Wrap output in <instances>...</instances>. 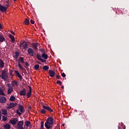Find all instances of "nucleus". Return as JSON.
<instances>
[{"label":"nucleus","mask_w":129,"mask_h":129,"mask_svg":"<svg viewBox=\"0 0 129 129\" xmlns=\"http://www.w3.org/2000/svg\"><path fill=\"white\" fill-rule=\"evenodd\" d=\"M15 57L16 58V59H18V57H19V56H20V53H19V51H16L15 52Z\"/></svg>","instance_id":"obj_31"},{"label":"nucleus","mask_w":129,"mask_h":129,"mask_svg":"<svg viewBox=\"0 0 129 129\" xmlns=\"http://www.w3.org/2000/svg\"><path fill=\"white\" fill-rule=\"evenodd\" d=\"M61 88H62V89H64V86H61Z\"/></svg>","instance_id":"obj_53"},{"label":"nucleus","mask_w":129,"mask_h":129,"mask_svg":"<svg viewBox=\"0 0 129 129\" xmlns=\"http://www.w3.org/2000/svg\"><path fill=\"white\" fill-rule=\"evenodd\" d=\"M18 67L19 68H20L21 70H22L23 71H26V69L23 68V66H22V64H21V63H18Z\"/></svg>","instance_id":"obj_23"},{"label":"nucleus","mask_w":129,"mask_h":129,"mask_svg":"<svg viewBox=\"0 0 129 129\" xmlns=\"http://www.w3.org/2000/svg\"><path fill=\"white\" fill-rule=\"evenodd\" d=\"M65 125V124H62V126H64Z\"/></svg>","instance_id":"obj_55"},{"label":"nucleus","mask_w":129,"mask_h":129,"mask_svg":"<svg viewBox=\"0 0 129 129\" xmlns=\"http://www.w3.org/2000/svg\"><path fill=\"white\" fill-rule=\"evenodd\" d=\"M15 73L17 77L19 78L20 80H22L23 79V77H22V75L20 74V73L18 71H15Z\"/></svg>","instance_id":"obj_13"},{"label":"nucleus","mask_w":129,"mask_h":129,"mask_svg":"<svg viewBox=\"0 0 129 129\" xmlns=\"http://www.w3.org/2000/svg\"><path fill=\"white\" fill-rule=\"evenodd\" d=\"M5 67V62L3 60V59H0V68H4Z\"/></svg>","instance_id":"obj_17"},{"label":"nucleus","mask_w":129,"mask_h":129,"mask_svg":"<svg viewBox=\"0 0 129 129\" xmlns=\"http://www.w3.org/2000/svg\"><path fill=\"white\" fill-rule=\"evenodd\" d=\"M6 40V38H5V37H4V35L0 34V42L2 43L4 42Z\"/></svg>","instance_id":"obj_18"},{"label":"nucleus","mask_w":129,"mask_h":129,"mask_svg":"<svg viewBox=\"0 0 129 129\" xmlns=\"http://www.w3.org/2000/svg\"><path fill=\"white\" fill-rule=\"evenodd\" d=\"M10 101H15L16 100V97L14 96H11L10 98Z\"/></svg>","instance_id":"obj_28"},{"label":"nucleus","mask_w":129,"mask_h":129,"mask_svg":"<svg viewBox=\"0 0 129 129\" xmlns=\"http://www.w3.org/2000/svg\"><path fill=\"white\" fill-rule=\"evenodd\" d=\"M61 76H62V77H63V78H65L66 77V75H65V73H62L61 74Z\"/></svg>","instance_id":"obj_39"},{"label":"nucleus","mask_w":129,"mask_h":129,"mask_svg":"<svg viewBox=\"0 0 129 129\" xmlns=\"http://www.w3.org/2000/svg\"><path fill=\"white\" fill-rule=\"evenodd\" d=\"M7 102V98L5 96H0V103H6Z\"/></svg>","instance_id":"obj_9"},{"label":"nucleus","mask_w":129,"mask_h":129,"mask_svg":"<svg viewBox=\"0 0 129 129\" xmlns=\"http://www.w3.org/2000/svg\"><path fill=\"white\" fill-rule=\"evenodd\" d=\"M32 46L34 48L35 50H38V46H40V43H32L31 44Z\"/></svg>","instance_id":"obj_15"},{"label":"nucleus","mask_w":129,"mask_h":129,"mask_svg":"<svg viewBox=\"0 0 129 129\" xmlns=\"http://www.w3.org/2000/svg\"><path fill=\"white\" fill-rule=\"evenodd\" d=\"M41 56L42 58H43V59H45V60H47V59H48V54H46L45 52L44 53H43L41 55Z\"/></svg>","instance_id":"obj_19"},{"label":"nucleus","mask_w":129,"mask_h":129,"mask_svg":"<svg viewBox=\"0 0 129 129\" xmlns=\"http://www.w3.org/2000/svg\"><path fill=\"white\" fill-rule=\"evenodd\" d=\"M0 95H4V96H6L5 92H4V91H3L2 90H0Z\"/></svg>","instance_id":"obj_34"},{"label":"nucleus","mask_w":129,"mask_h":129,"mask_svg":"<svg viewBox=\"0 0 129 129\" xmlns=\"http://www.w3.org/2000/svg\"><path fill=\"white\" fill-rule=\"evenodd\" d=\"M37 58L38 60H39V61H40L42 58V56H41V55L40 54H37Z\"/></svg>","instance_id":"obj_35"},{"label":"nucleus","mask_w":129,"mask_h":129,"mask_svg":"<svg viewBox=\"0 0 129 129\" xmlns=\"http://www.w3.org/2000/svg\"><path fill=\"white\" fill-rule=\"evenodd\" d=\"M7 9L5 6H3V5L0 4V11L2 13H5V12H7Z\"/></svg>","instance_id":"obj_12"},{"label":"nucleus","mask_w":129,"mask_h":129,"mask_svg":"<svg viewBox=\"0 0 129 129\" xmlns=\"http://www.w3.org/2000/svg\"><path fill=\"white\" fill-rule=\"evenodd\" d=\"M40 52H41L43 54L45 53V51L44 49H40Z\"/></svg>","instance_id":"obj_38"},{"label":"nucleus","mask_w":129,"mask_h":129,"mask_svg":"<svg viewBox=\"0 0 129 129\" xmlns=\"http://www.w3.org/2000/svg\"><path fill=\"white\" fill-rule=\"evenodd\" d=\"M56 77L57 79H60V76H59V75H56Z\"/></svg>","instance_id":"obj_46"},{"label":"nucleus","mask_w":129,"mask_h":129,"mask_svg":"<svg viewBox=\"0 0 129 129\" xmlns=\"http://www.w3.org/2000/svg\"><path fill=\"white\" fill-rule=\"evenodd\" d=\"M49 76L50 77H54L55 75H56V73H55V72L52 71V70H49Z\"/></svg>","instance_id":"obj_14"},{"label":"nucleus","mask_w":129,"mask_h":129,"mask_svg":"<svg viewBox=\"0 0 129 129\" xmlns=\"http://www.w3.org/2000/svg\"><path fill=\"white\" fill-rule=\"evenodd\" d=\"M5 129H11V125L8 123H6L4 126Z\"/></svg>","instance_id":"obj_21"},{"label":"nucleus","mask_w":129,"mask_h":129,"mask_svg":"<svg viewBox=\"0 0 129 129\" xmlns=\"http://www.w3.org/2000/svg\"><path fill=\"white\" fill-rule=\"evenodd\" d=\"M13 91H14V89L13 88V87L10 86L9 88H8L7 93H8V94H11V93H12V92H13Z\"/></svg>","instance_id":"obj_16"},{"label":"nucleus","mask_w":129,"mask_h":129,"mask_svg":"<svg viewBox=\"0 0 129 129\" xmlns=\"http://www.w3.org/2000/svg\"><path fill=\"white\" fill-rule=\"evenodd\" d=\"M29 91L27 93V90L24 88L22 90H21L19 94L21 96H26V95L27 96V98H30L31 97V95H32V87H29Z\"/></svg>","instance_id":"obj_1"},{"label":"nucleus","mask_w":129,"mask_h":129,"mask_svg":"<svg viewBox=\"0 0 129 129\" xmlns=\"http://www.w3.org/2000/svg\"><path fill=\"white\" fill-rule=\"evenodd\" d=\"M87 116V115H86L85 114H82V117H83V118H86Z\"/></svg>","instance_id":"obj_40"},{"label":"nucleus","mask_w":129,"mask_h":129,"mask_svg":"<svg viewBox=\"0 0 129 129\" xmlns=\"http://www.w3.org/2000/svg\"><path fill=\"white\" fill-rule=\"evenodd\" d=\"M13 72H14V71H13V70H10V74H13Z\"/></svg>","instance_id":"obj_45"},{"label":"nucleus","mask_w":129,"mask_h":129,"mask_svg":"<svg viewBox=\"0 0 129 129\" xmlns=\"http://www.w3.org/2000/svg\"><path fill=\"white\" fill-rule=\"evenodd\" d=\"M19 47L20 48V49L22 48V47H23V49H25V50H27V49H28V44H27V42H22L20 43Z\"/></svg>","instance_id":"obj_6"},{"label":"nucleus","mask_w":129,"mask_h":129,"mask_svg":"<svg viewBox=\"0 0 129 129\" xmlns=\"http://www.w3.org/2000/svg\"><path fill=\"white\" fill-rule=\"evenodd\" d=\"M10 4H7L6 5H5V8H6L7 10H8V9H9V6Z\"/></svg>","instance_id":"obj_41"},{"label":"nucleus","mask_w":129,"mask_h":129,"mask_svg":"<svg viewBox=\"0 0 129 129\" xmlns=\"http://www.w3.org/2000/svg\"><path fill=\"white\" fill-rule=\"evenodd\" d=\"M25 124L26 125V126H32V124H31V122L29 120H26L25 122Z\"/></svg>","instance_id":"obj_20"},{"label":"nucleus","mask_w":129,"mask_h":129,"mask_svg":"<svg viewBox=\"0 0 129 129\" xmlns=\"http://www.w3.org/2000/svg\"><path fill=\"white\" fill-rule=\"evenodd\" d=\"M17 103H10L8 108L9 109H11V108H14V107H16V106H17Z\"/></svg>","instance_id":"obj_11"},{"label":"nucleus","mask_w":129,"mask_h":129,"mask_svg":"<svg viewBox=\"0 0 129 129\" xmlns=\"http://www.w3.org/2000/svg\"><path fill=\"white\" fill-rule=\"evenodd\" d=\"M2 119V112H0V120Z\"/></svg>","instance_id":"obj_50"},{"label":"nucleus","mask_w":129,"mask_h":129,"mask_svg":"<svg viewBox=\"0 0 129 129\" xmlns=\"http://www.w3.org/2000/svg\"><path fill=\"white\" fill-rule=\"evenodd\" d=\"M19 61L20 62H22V63H25V61L24 60V57L21 56L20 58H19Z\"/></svg>","instance_id":"obj_30"},{"label":"nucleus","mask_w":129,"mask_h":129,"mask_svg":"<svg viewBox=\"0 0 129 129\" xmlns=\"http://www.w3.org/2000/svg\"><path fill=\"white\" fill-rule=\"evenodd\" d=\"M39 68H40V65L36 64L34 66L35 70H39Z\"/></svg>","instance_id":"obj_29"},{"label":"nucleus","mask_w":129,"mask_h":129,"mask_svg":"<svg viewBox=\"0 0 129 129\" xmlns=\"http://www.w3.org/2000/svg\"><path fill=\"white\" fill-rule=\"evenodd\" d=\"M27 52L29 55L31 56L32 57H34V54H35V51H34V49L29 48L27 50Z\"/></svg>","instance_id":"obj_7"},{"label":"nucleus","mask_w":129,"mask_h":129,"mask_svg":"<svg viewBox=\"0 0 129 129\" xmlns=\"http://www.w3.org/2000/svg\"><path fill=\"white\" fill-rule=\"evenodd\" d=\"M2 114H3L4 115H7L8 113V111L7 110L2 109Z\"/></svg>","instance_id":"obj_24"},{"label":"nucleus","mask_w":129,"mask_h":129,"mask_svg":"<svg viewBox=\"0 0 129 129\" xmlns=\"http://www.w3.org/2000/svg\"><path fill=\"white\" fill-rule=\"evenodd\" d=\"M19 121V119L18 118H14L13 119H11L10 120V122L11 123V124H13V125L16 124L17 122Z\"/></svg>","instance_id":"obj_8"},{"label":"nucleus","mask_w":129,"mask_h":129,"mask_svg":"<svg viewBox=\"0 0 129 129\" xmlns=\"http://www.w3.org/2000/svg\"><path fill=\"white\" fill-rule=\"evenodd\" d=\"M30 22L32 25H34L35 24V21H34V20H31Z\"/></svg>","instance_id":"obj_44"},{"label":"nucleus","mask_w":129,"mask_h":129,"mask_svg":"<svg viewBox=\"0 0 129 129\" xmlns=\"http://www.w3.org/2000/svg\"><path fill=\"white\" fill-rule=\"evenodd\" d=\"M24 24L25 25H29V24H30V20H29V19H25V20L24 21Z\"/></svg>","instance_id":"obj_26"},{"label":"nucleus","mask_w":129,"mask_h":129,"mask_svg":"<svg viewBox=\"0 0 129 129\" xmlns=\"http://www.w3.org/2000/svg\"><path fill=\"white\" fill-rule=\"evenodd\" d=\"M20 110V112L19 111ZM25 112V110L24 109V106L23 105H19V109L17 110L16 113H17L18 115L19 116H21L22 115V113H24Z\"/></svg>","instance_id":"obj_4"},{"label":"nucleus","mask_w":129,"mask_h":129,"mask_svg":"<svg viewBox=\"0 0 129 129\" xmlns=\"http://www.w3.org/2000/svg\"><path fill=\"white\" fill-rule=\"evenodd\" d=\"M54 122V118L50 116L47 118L46 122L44 124L45 127L47 129L52 128L53 127V122Z\"/></svg>","instance_id":"obj_2"},{"label":"nucleus","mask_w":129,"mask_h":129,"mask_svg":"<svg viewBox=\"0 0 129 129\" xmlns=\"http://www.w3.org/2000/svg\"><path fill=\"white\" fill-rule=\"evenodd\" d=\"M56 84H58L60 86H62V82L61 81H57Z\"/></svg>","instance_id":"obj_36"},{"label":"nucleus","mask_w":129,"mask_h":129,"mask_svg":"<svg viewBox=\"0 0 129 129\" xmlns=\"http://www.w3.org/2000/svg\"><path fill=\"white\" fill-rule=\"evenodd\" d=\"M14 1V2H16L17 0H13Z\"/></svg>","instance_id":"obj_56"},{"label":"nucleus","mask_w":129,"mask_h":129,"mask_svg":"<svg viewBox=\"0 0 129 129\" xmlns=\"http://www.w3.org/2000/svg\"><path fill=\"white\" fill-rule=\"evenodd\" d=\"M3 29V26H2V24L0 23V29L2 30Z\"/></svg>","instance_id":"obj_47"},{"label":"nucleus","mask_w":129,"mask_h":129,"mask_svg":"<svg viewBox=\"0 0 129 129\" xmlns=\"http://www.w3.org/2000/svg\"><path fill=\"white\" fill-rule=\"evenodd\" d=\"M0 77L3 80H7L9 78V73L5 70L2 71V75Z\"/></svg>","instance_id":"obj_3"},{"label":"nucleus","mask_w":129,"mask_h":129,"mask_svg":"<svg viewBox=\"0 0 129 129\" xmlns=\"http://www.w3.org/2000/svg\"><path fill=\"white\" fill-rule=\"evenodd\" d=\"M10 3V0H7V1H6V4H9Z\"/></svg>","instance_id":"obj_51"},{"label":"nucleus","mask_w":129,"mask_h":129,"mask_svg":"<svg viewBox=\"0 0 129 129\" xmlns=\"http://www.w3.org/2000/svg\"><path fill=\"white\" fill-rule=\"evenodd\" d=\"M10 86H11V85H10V84H8V88H10Z\"/></svg>","instance_id":"obj_52"},{"label":"nucleus","mask_w":129,"mask_h":129,"mask_svg":"<svg viewBox=\"0 0 129 129\" xmlns=\"http://www.w3.org/2000/svg\"><path fill=\"white\" fill-rule=\"evenodd\" d=\"M42 108H44L45 110H47V111H49V112H53V109H52L49 106L42 105Z\"/></svg>","instance_id":"obj_10"},{"label":"nucleus","mask_w":129,"mask_h":129,"mask_svg":"<svg viewBox=\"0 0 129 129\" xmlns=\"http://www.w3.org/2000/svg\"><path fill=\"white\" fill-rule=\"evenodd\" d=\"M40 112H41V113H42V114H45V113H46V110L44 108H43L41 109Z\"/></svg>","instance_id":"obj_33"},{"label":"nucleus","mask_w":129,"mask_h":129,"mask_svg":"<svg viewBox=\"0 0 129 129\" xmlns=\"http://www.w3.org/2000/svg\"><path fill=\"white\" fill-rule=\"evenodd\" d=\"M10 76L11 77H13V76H14V75L13 74H10Z\"/></svg>","instance_id":"obj_49"},{"label":"nucleus","mask_w":129,"mask_h":129,"mask_svg":"<svg viewBox=\"0 0 129 129\" xmlns=\"http://www.w3.org/2000/svg\"><path fill=\"white\" fill-rule=\"evenodd\" d=\"M11 34H12V35H15V32L14 31H11Z\"/></svg>","instance_id":"obj_48"},{"label":"nucleus","mask_w":129,"mask_h":129,"mask_svg":"<svg viewBox=\"0 0 129 129\" xmlns=\"http://www.w3.org/2000/svg\"><path fill=\"white\" fill-rule=\"evenodd\" d=\"M38 64H41V62L40 61H38Z\"/></svg>","instance_id":"obj_54"},{"label":"nucleus","mask_w":129,"mask_h":129,"mask_svg":"<svg viewBox=\"0 0 129 129\" xmlns=\"http://www.w3.org/2000/svg\"><path fill=\"white\" fill-rule=\"evenodd\" d=\"M25 65H26V66L25 67V68L29 67V63H28V62H25Z\"/></svg>","instance_id":"obj_42"},{"label":"nucleus","mask_w":129,"mask_h":129,"mask_svg":"<svg viewBox=\"0 0 129 129\" xmlns=\"http://www.w3.org/2000/svg\"><path fill=\"white\" fill-rule=\"evenodd\" d=\"M40 61H41V62H42L43 63H44V62H46V59L41 58V59Z\"/></svg>","instance_id":"obj_43"},{"label":"nucleus","mask_w":129,"mask_h":129,"mask_svg":"<svg viewBox=\"0 0 129 129\" xmlns=\"http://www.w3.org/2000/svg\"><path fill=\"white\" fill-rule=\"evenodd\" d=\"M23 125H24V121L21 120L17 123V127L18 129H24Z\"/></svg>","instance_id":"obj_5"},{"label":"nucleus","mask_w":129,"mask_h":129,"mask_svg":"<svg viewBox=\"0 0 129 129\" xmlns=\"http://www.w3.org/2000/svg\"><path fill=\"white\" fill-rule=\"evenodd\" d=\"M9 37L11 38L12 42H15V37L14 36L12 35V34H10Z\"/></svg>","instance_id":"obj_27"},{"label":"nucleus","mask_w":129,"mask_h":129,"mask_svg":"<svg viewBox=\"0 0 129 129\" xmlns=\"http://www.w3.org/2000/svg\"><path fill=\"white\" fill-rule=\"evenodd\" d=\"M8 119V117L5 116H3V120L4 121H7V120Z\"/></svg>","instance_id":"obj_37"},{"label":"nucleus","mask_w":129,"mask_h":129,"mask_svg":"<svg viewBox=\"0 0 129 129\" xmlns=\"http://www.w3.org/2000/svg\"><path fill=\"white\" fill-rule=\"evenodd\" d=\"M41 126L40 129H44V121L41 122Z\"/></svg>","instance_id":"obj_32"},{"label":"nucleus","mask_w":129,"mask_h":129,"mask_svg":"<svg viewBox=\"0 0 129 129\" xmlns=\"http://www.w3.org/2000/svg\"><path fill=\"white\" fill-rule=\"evenodd\" d=\"M19 85V83L17 82V81H13L12 82V86L15 87V86H18Z\"/></svg>","instance_id":"obj_22"},{"label":"nucleus","mask_w":129,"mask_h":129,"mask_svg":"<svg viewBox=\"0 0 129 129\" xmlns=\"http://www.w3.org/2000/svg\"><path fill=\"white\" fill-rule=\"evenodd\" d=\"M42 69L45 71H47V70H49V67L48 66H44L42 67Z\"/></svg>","instance_id":"obj_25"}]
</instances>
